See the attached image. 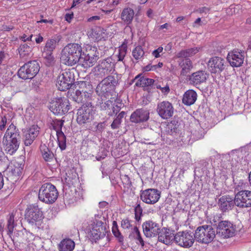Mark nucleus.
I'll list each match as a JSON object with an SVG mask.
<instances>
[{"label": "nucleus", "mask_w": 251, "mask_h": 251, "mask_svg": "<svg viewBox=\"0 0 251 251\" xmlns=\"http://www.w3.org/2000/svg\"><path fill=\"white\" fill-rule=\"evenodd\" d=\"M43 41V37L41 36L40 35H39L36 38H35V42L37 44H40L41 42H42Z\"/></svg>", "instance_id": "nucleus-62"}, {"label": "nucleus", "mask_w": 251, "mask_h": 251, "mask_svg": "<svg viewBox=\"0 0 251 251\" xmlns=\"http://www.w3.org/2000/svg\"><path fill=\"white\" fill-rule=\"evenodd\" d=\"M105 30L100 27L95 28L92 30L91 36L96 41L105 39L106 37V34Z\"/></svg>", "instance_id": "nucleus-36"}, {"label": "nucleus", "mask_w": 251, "mask_h": 251, "mask_svg": "<svg viewBox=\"0 0 251 251\" xmlns=\"http://www.w3.org/2000/svg\"><path fill=\"white\" fill-rule=\"evenodd\" d=\"M98 52H97V48L94 47L89 53L81 54L78 61L80 65L85 68L93 66L98 59Z\"/></svg>", "instance_id": "nucleus-13"}, {"label": "nucleus", "mask_w": 251, "mask_h": 251, "mask_svg": "<svg viewBox=\"0 0 251 251\" xmlns=\"http://www.w3.org/2000/svg\"><path fill=\"white\" fill-rule=\"evenodd\" d=\"M158 234L159 241L166 245L170 244L173 240L175 241L174 233L169 229L163 228Z\"/></svg>", "instance_id": "nucleus-26"}, {"label": "nucleus", "mask_w": 251, "mask_h": 251, "mask_svg": "<svg viewBox=\"0 0 251 251\" xmlns=\"http://www.w3.org/2000/svg\"><path fill=\"white\" fill-rule=\"evenodd\" d=\"M143 229L145 235L147 237L156 236L160 229L158 224L152 221H148L143 224Z\"/></svg>", "instance_id": "nucleus-22"}, {"label": "nucleus", "mask_w": 251, "mask_h": 251, "mask_svg": "<svg viewBox=\"0 0 251 251\" xmlns=\"http://www.w3.org/2000/svg\"><path fill=\"white\" fill-rule=\"evenodd\" d=\"M142 209L139 204L137 205L135 208V216H140L142 214Z\"/></svg>", "instance_id": "nucleus-52"}, {"label": "nucleus", "mask_w": 251, "mask_h": 251, "mask_svg": "<svg viewBox=\"0 0 251 251\" xmlns=\"http://www.w3.org/2000/svg\"><path fill=\"white\" fill-rule=\"evenodd\" d=\"M161 92L165 94H168L170 91V88L168 86H166L163 87H161Z\"/></svg>", "instance_id": "nucleus-60"}, {"label": "nucleus", "mask_w": 251, "mask_h": 251, "mask_svg": "<svg viewBox=\"0 0 251 251\" xmlns=\"http://www.w3.org/2000/svg\"><path fill=\"white\" fill-rule=\"evenodd\" d=\"M134 80L135 81V86L144 88L151 86L154 81L152 79L142 76L141 75H137Z\"/></svg>", "instance_id": "nucleus-31"}, {"label": "nucleus", "mask_w": 251, "mask_h": 251, "mask_svg": "<svg viewBox=\"0 0 251 251\" xmlns=\"http://www.w3.org/2000/svg\"><path fill=\"white\" fill-rule=\"evenodd\" d=\"M39 71V65L36 61H29L19 70L18 74L19 76L24 79H31L33 78Z\"/></svg>", "instance_id": "nucleus-6"}, {"label": "nucleus", "mask_w": 251, "mask_h": 251, "mask_svg": "<svg viewBox=\"0 0 251 251\" xmlns=\"http://www.w3.org/2000/svg\"><path fill=\"white\" fill-rule=\"evenodd\" d=\"M149 117L148 111L142 109L136 110L130 116V121L132 122L138 123L147 121Z\"/></svg>", "instance_id": "nucleus-27"}, {"label": "nucleus", "mask_w": 251, "mask_h": 251, "mask_svg": "<svg viewBox=\"0 0 251 251\" xmlns=\"http://www.w3.org/2000/svg\"><path fill=\"white\" fill-rule=\"evenodd\" d=\"M115 64L111 58H107L102 60L95 68L98 75L101 77L112 74L114 71Z\"/></svg>", "instance_id": "nucleus-12"}, {"label": "nucleus", "mask_w": 251, "mask_h": 251, "mask_svg": "<svg viewBox=\"0 0 251 251\" xmlns=\"http://www.w3.org/2000/svg\"><path fill=\"white\" fill-rule=\"evenodd\" d=\"M240 9V5H237L235 6H231L228 9H227V13L231 14H237L239 13V11Z\"/></svg>", "instance_id": "nucleus-44"}, {"label": "nucleus", "mask_w": 251, "mask_h": 251, "mask_svg": "<svg viewBox=\"0 0 251 251\" xmlns=\"http://www.w3.org/2000/svg\"><path fill=\"white\" fill-rule=\"evenodd\" d=\"M201 49V47H197L182 50L177 53L176 57L178 58L192 57L198 53Z\"/></svg>", "instance_id": "nucleus-34"}, {"label": "nucleus", "mask_w": 251, "mask_h": 251, "mask_svg": "<svg viewBox=\"0 0 251 251\" xmlns=\"http://www.w3.org/2000/svg\"><path fill=\"white\" fill-rule=\"evenodd\" d=\"M122 121L118 118H116L113 121V123L111 125V128L112 129H116L118 128L121 124Z\"/></svg>", "instance_id": "nucleus-49"}, {"label": "nucleus", "mask_w": 251, "mask_h": 251, "mask_svg": "<svg viewBox=\"0 0 251 251\" xmlns=\"http://www.w3.org/2000/svg\"><path fill=\"white\" fill-rule=\"evenodd\" d=\"M208 76L205 71H199L193 73L189 76L190 82L194 85H198L205 82Z\"/></svg>", "instance_id": "nucleus-28"}, {"label": "nucleus", "mask_w": 251, "mask_h": 251, "mask_svg": "<svg viewBox=\"0 0 251 251\" xmlns=\"http://www.w3.org/2000/svg\"><path fill=\"white\" fill-rule=\"evenodd\" d=\"M40 128L33 125L24 131V143L25 146L30 145L39 133Z\"/></svg>", "instance_id": "nucleus-24"}, {"label": "nucleus", "mask_w": 251, "mask_h": 251, "mask_svg": "<svg viewBox=\"0 0 251 251\" xmlns=\"http://www.w3.org/2000/svg\"><path fill=\"white\" fill-rule=\"evenodd\" d=\"M19 52L20 55L22 57H24L28 55L31 52V48L25 43L20 46L19 49Z\"/></svg>", "instance_id": "nucleus-39"}, {"label": "nucleus", "mask_w": 251, "mask_h": 251, "mask_svg": "<svg viewBox=\"0 0 251 251\" xmlns=\"http://www.w3.org/2000/svg\"><path fill=\"white\" fill-rule=\"evenodd\" d=\"M210 8L206 7H203L199 9L198 11L200 13L206 14L209 12Z\"/></svg>", "instance_id": "nucleus-56"}, {"label": "nucleus", "mask_w": 251, "mask_h": 251, "mask_svg": "<svg viewBox=\"0 0 251 251\" xmlns=\"http://www.w3.org/2000/svg\"><path fill=\"white\" fill-rule=\"evenodd\" d=\"M100 18H101V17L100 16H94L91 17L89 18H88L87 21L89 22H92L94 21L99 20L100 19Z\"/></svg>", "instance_id": "nucleus-58"}, {"label": "nucleus", "mask_w": 251, "mask_h": 251, "mask_svg": "<svg viewBox=\"0 0 251 251\" xmlns=\"http://www.w3.org/2000/svg\"><path fill=\"white\" fill-rule=\"evenodd\" d=\"M74 18V13L73 12L71 13H67L65 15V19L66 21H67L69 23H70L72 21V20Z\"/></svg>", "instance_id": "nucleus-54"}, {"label": "nucleus", "mask_w": 251, "mask_h": 251, "mask_svg": "<svg viewBox=\"0 0 251 251\" xmlns=\"http://www.w3.org/2000/svg\"><path fill=\"white\" fill-rule=\"evenodd\" d=\"M234 204L239 207L251 206V191H240L235 196Z\"/></svg>", "instance_id": "nucleus-17"}, {"label": "nucleus", "mask_w": 251, "mask_h": 251, "mask_svg": "<svg viewBox=\"0 0 251 251\" xmlns=\"http://www.w3.org/2000/svg\"><path fill=\"white\" fill-rule=\"evenodd\" d=\"M183 70H190L192 68V62L189 59H186L182 64Z\"/></svg>", "instance_id": "nucleus-45"}, {"label": "nucleus", "mask_w": 251, "mask_h": 251, "mask_svg": "<svg viewBox=\"0 0 251 251\" xmlns=\"http://www.w3.org/2000/svg\"><path fill=\"white\" fill-rule=\"evenodd\" d=\"M41 148L42 155L45 161H49L52 159L53 154L46 146H42Z\"/></svg>", "instance_id": "nucleus-40"}, {"label": "nucleus", "mask_w": 251, "mask_h": 251, "mask_svg": "<svg viewBox=\"0 0 251 251\" xmlns=\"http://www.w3.org/2000/svg\"><path fill=\"white\" fill-rule=\"evenodd\" d=\"M71 174L69 172L66 174L67 177L65 178V182L71 187L75 184L78 181V175L74 170L71 171Z\"/></svg>", "instance_id": "nucleus-37"}, {"label": "nucleus", "mask_w": 251, "mask_h": 251, "mask_svg": "<svg viewBox=\"0 0 251 251\" xmlns=\"http://www.w3.org/2000/svg\"><path fill=\"white\" fill-rule=\"evenodd\" d=\"M101 220L96 219L91 225L88 236L92 241L97 242V240L103 238L105 235V227Z\"/></svg>", "instance_id": "nucleus-7"}, {"label": "nucleus", "mask_w": 251, "mask_h": 251, "mask_svg": "<svg viewBox=\"0 0 251 251\" xmlns=\"http://www.w3.org/2000/svg\"><path fill=\"white\" fill-rule=\"evenodd\" d=\"M134 16V10L131 8H124L121 14L122 20L126 25L131 23Z\"/></svg>", "instance_id": "nucleus-32"}, {"label": "nucleus", "mask_w": 251, "mask_h": 251, "mask_svg": "<svg viewBox=\"0 0 251 251\" xmlns=\"http://www.w3.org/2000/svg\"><path fill=\"white\" fill-rule=\"evenodd\" d=\"M81 46L78 44H69L63 49L61 55L62 62L68 66L78 63L82 54Z\"/></svg>", "instance_id": "nucleus-2"}, {"label": "nucleus", "mask_w": 251, "mask_h": 251, "mask_svg": "<svg viewBox=\"0 0 251 251\" xmlns=\"http://www.w3.org/2000/svg\"><path fill=\"white\" fill-rule=\"evenodd\" d=\"M8 169L11 175L17 178L20 175L23 168L22 164L14 162L10 163Z\"/></svg>", "instance_id": "nucleus-35"}, {"label": "nucleus", "mask_w": 251, "mask_h": 251, "mask_svg": "<svg viewBox=\"0 0 251 251\" xmlns=\"http://www.w3.org/2000/svg\"><path fill=\"white\" fill-rule=\"evenodd\" d=\"M235 226L227 221L220 222L217 228V233L223 238L232 237L235 233Z\"/></svg>", "instance_id": "nucleus-15"}, {"label": "nucleus", "mask_w": 251, "mask_h": 251, "mask_svg": "<svg viewBox=\"0 0 251 251\" xmlns=\"http://www.w3.org/2000/svg\"><path fill=\"white\" fill-rule=\"evenodd\" d=\"M75 247L73 240L67 238L62 240L58 245L59 251H73Z\"/></svg>", "instance_id": "nucleus-33"}, {"label": "nucleus", "mask_w": 251, "mask_h": 251, "mask_svg": "<svg viewBox=\"0 0 251 251\" xmlns=\"http://www.w3.org/2000/svg\"><path fill=\"white\" fill-rule=\"evenodd\" d=\"M7 123V119L5 117H3L1 119V124L0 125V129L1 130H3L5 127V125Z\"/></svg>", "instance_id": "nucleus-53"}, {"label": "nucleus", "mask_w": 251, "mask_h": 251, "mask_svg": "<svg viewBox=\"0 0 251 251\" xmlns=\"http://www.w3.org/2000/svg\"><path fill=\"white\" fill-rule=\"evenodd\" d=\"M216 236L215 231L211 226L203 225L195 230L194 237L199 243L208 244L213 241Z\"/></svg>", "instance_id": "nucleus-4"}, {"label": "nucleus", "mask_w": 251, "mask_h": 251, "mask_svg": "<svg viewBox=\"0 0 251 251\" xmlns=\"http://www.w3.org/2000/svg\"><path fill=\"white\" fill-rule=\"evenodd\" d=\"M19 138L18 129L11 124L4 135L2 142L3 148L7 153L12 155L17 151L20 144Z\"/></svg>", "instance_id": "nucleus-1"}, {"label": "nucleus", "mask_w": 251, "mask_h": 251, "mask_svg": "<svg viewBox=\"0 0 251 251\" xmlns=\"http://www.w3.org/2000/svg\"><path fill=\"white\" fill-rule=\"evenodd\" d=\"M119 230L117 223L116 221H113L112 224V233H115V232L118 231Z\"/></svg>", "instance_id": "nucleus-55"}, {"label": "nucleus", "mask_w": 251, "mask_h": 251, "mask_svg": "<svg viewBox=\"0 0 251 251\" xmlns=\"http://www.w3.org/2000/svg\"><path fill=\"white\" fill-rule=\"evenodd\" d=\"M144 51L140 46H137L132 51V55L136 60L141 59L144 55Z\"/></svg>", "instance_id": "nucleus-41"}, {"label": "nucleus", "mask_w": 251, "mask_h": 251, "mask_svg": "<svg viewBox=\"0 0 251 251\" xmlns=\"http://www.w3.org/2000/svg\"><path fill=\"white\" fill-rule=\"evenodd\" d=\"M126 51L127 48L126 46L123 45L119 48L118 53L117 55V56L118 57V61H122L124 60L126 54Z\"/></svg>", "instance_id": "nucleus-42"}, {"label": "nucleus", "mask_w": 251, "mask_h": 251, "mask_svg": "<svg viewBox=\"0 0 251 251\" xmlns=\"http://www.w3.org/2000/svg\"><path fill=\"white\" fill-rule=\"evenodd\" d=\"M58 193L56 187L50 183L43 184L40 187L39 193V199L46 203H52L57 199Z\"/></svg>", "instance_id": "nucleus-3"}, {"label": "nucleus", "mask_w": 251, "mask_h": 251, "mask_svg": "<svg viewBox=\"0 0 251 251\" xmlns=\"http://www.w3.org/2000/svg\"><path fill=\"white\" fill-rule=\"evenodd\" d=\"M226 61L223 58L214 56L209 59L207 62V68L212 74H220L225 68Z\"/></svg>", "instance_id": "nucleus-18"}, {"label": "nucleus", "mask_w": 251, "mask_h": 251, "mask_svg": "<svg viewBox=\"0 0 251 251\" xmlns=\"http://www.w3.org/2000/svg\"><path fill=\"white\" fill-rule=\"evenodd\" d=\"M63 121L61 120H55L53 121V123L52 124V126L53 129L56 131V133L57 132L62 131V127L63 125Z\"/></svg>", "instance_id": "nucleus-43"}, {"label": "nucleus", "mask_w": 251, "mask_h": 251, "mask_svg": "<svg viewBox=\"0 0 251 251\" xmlns=\"http://www.w3.org/2000/svg\"><path fill=\"white\" fill-rule=\"evenodd\" d=\"M32 35H30L29 37H27V36L26 35H24L22 37V39L23 41H24V42H25L26 41H31V38H32Z\"/></svg>", "instance_id": "nucleus-63"}, {"label": "nucleus", "mask_w": 251, "mask_h": 251, "mask_svg": "<svg viewBox=\"0 0 251 251\" xmlns=\"http://www.w3.org/2000/svg\"><path fill=\"white\" fill-rule=\"evenodd\" d=\"M122 104L120 99L111 98L110 100L100 103V108L101 110L105 111L108 115L113 116L119 112Z\"/></svg>", "instance_id": "nucleus-9"}, {"label": "nucleus", "mask_w": 251, "mask_h": 251, "mask_svg": "<svg viewBox=\"0 0 251 251\" xmlns=\"http://www.w3.org/2000/svg\"><path fill=\"white\" fill-rule=\"evenodd\" d=\"M197 98L196 92L193 90H189L184 94L182 102L185 105L189 106L195 103Z\"/></svg>", "instance_id": "nucleus-29"}, {"label": "nucleus", "mask_w": 251, "mask_h": 251, "mask_svg": "<svg viewBox=\"0 0 251 251\" xmlns=\"http://www.w3.org/2000/svg\"><path fill=\"white\" fill-rule=\"evenodd\" d=\"M74 80L71 73L65 71L58 76L56 86L60 91H65L70 88Z\"/></svg>", "instance_id": "nucleus-20"}, {"label": "nucleus", "mask_w": 251, "mask_h": 251, "mask_svg": "<svg viewBox=\"0 0 251 251\" xmlns=\"http://www.w3.org/2000/svg\"><path fill=\"white\" fill-rule=\"evenodd\" d=\"M134 236L136 237L137 239L139 241L142 246H143V241L141 238L140 232L136 227L134 228Z\"/></svg>", "instance_id": "nucleus-47"}, {"label": "nucleus", "mask_w": 251, "mask_h": 251, "mask_svg": "<svg viewBox=\"0 0 251 251\" xmlns=\"http://www.w3.org/2000/svg\"><path fill=\"white\" fill-rule=\"evenodd\" d=\"M114 236L118 239L119 242L121 243H123L124 242V237L122 235L121 233L119 230L115 232V233H113Z\"/></svg>", "instance_id": "nucleus-50"}, {"label": "nucleus", "mask_w": 251, "mask_h": 251, "mask_svg": "<svg viewBox=\"0 0 251 251\" xmlns=\"http://www.w3.org/2000/svg\"><path fill=\"white\" fill-rule=\"evenodd\" d=\"M156 111L160 117L167 120L173 116L174 108L171 102L163 101L158 103Z\"/></svg>", "instance_id": "nucleus-19"}, {"label": "nucleus", "mask_w": 251, "mask_h": 251, "mask_svg": "<svg viewBox=\"0 0 251 251\" xmlns=\"http://www.w3.org/2000/svg\"><path fill=\"white\" fill-rule=\"evenodd\" d=\"M234 204L232 198L227 197H222L219 199V205L223 211H226L232 209Z\"/></svg>", "instance_id": "nucleus-30"}, {"label": "nucleus", "mask_w": 251, "mask_h": 251, "mask_svg": "<svg viewBox=\"0 0 251 251\" xmlns=\"http://www.w3.org/2000/svg\"><path fill=\"white\" fill-rule=\"evenodd\" d=\"M194 234L188 231H180L175 235V242L179 246L190 248L195 241Z\"/></svg>", "instance_id": "nucleus-11"}, {"label": "nucleus", "mask_w": 251, "mask_h": 251, "mask_svg": "<svg viewBox=\"0 0 251 251\" xmlns=\"http://www.w3.org/2000/svg\"><path fill=\"white\" fill-rule=\"evenodd\" d=\"M245 56L244 51L234 50L228 52L227 60L231 66L238 67L243 64Z\"/></svg>", "instance_id": "nucleus-16"}, {"label": "nucleus", "mask_w": 251, "mask_h": 251, "mask_svg": "<svg viewBox=\"0 0 251 251\" xmlns=\"http://www.w3.org/2000/svg\"><path fill=\"white\" fill-rule=\"evenodd\" d=\"M92 94L91 92H86L76 90L75 93L72 95L73 100L77 103H90Z\"/></svg>", "instance_id": "nucleus-25"}, {"label": "nucleus", "mask_w": 251, "mask_h": 251, "mask_svg": "<svg viewBox=\"0 0 251 251\" xmlns=\"http://www.w3.org/2000/svg\"><path fill=\"white\" fill-rule=\"evenodd\" d=\"M25 218L28 223L37 224L43 218L42 211L37 205H29L26 209Z\"/></svg>", "instance_id": "nucleus-10"}, {"label": "nucleus", "mask_w": 251, "mask_h": 251, "mask_svg": "<svg viewBox=\"0 0 251 251\" xmlns=\"http://www.w3.org/2000/svg\"><path fill=\"white\" fill-rule=\"evenodd\" d=\"M7 225H14V216L12 214L9 216Z\"/></svg>", "instance_id": "nucleus-57"}, {"label": "nucleus", "mask_w": 251, "mask_h": 251, "mask_svg": "<svg viewBox=\"0 0 251 251\" xmlns=\"http://www.w3.org/2000/svg\"><path fill=\"white\" fill-rule=\"evenodd\" d=\"M161 193L155 189H148L141 191V200L145 203L149 204L156 203L160 199Z\"/></svg>", "instance_id": "nucleus-14"}, {"label": "nucleus", "mask_w": 251, "mask_h": 251, "mask_svg": "<svg viewBox=\"0 0 251 251\" xmlns=\"http://www.w3.org/2000/svg\"><path fill=\"white\" fill-rule=\"evenodd\" d=\"M163 48L162 47H158L157 49L152 51V55L155 58H159L161 56V53L163 52Z\"/></svg>", "instance_id": "nucleus-46"}, {"label": "nucleus", "mask_w": 251, "mask_h": 251, "mask_svg": "<svg viewBox=\"0 0 251 251\" xmlns=\"http://www.w3.org/2000/svg\"><path fill=\"white\" fill-rule=\"evenodd\" d=\"M143 71L144 72H149L150 71H155V66L151 65V64H148V65L145 66L143 69Z\"/></svg>", "instance_id": "nucleus-51"}, {"label": "nucleus", "mask_w": 251, "mask_h": 251, "mask_svg": "<svg viewBox=\"0 0 251 251\" xmlns=\"http://www.w3.org/2000/svg\"><path fill=\"white\" fill-rule=\"evenodd\" d=\"M69 100L65 98H56L51 100L49 106L50 110L55 115H62L70 108Z\"/></svg>", "instance_id": "nucleus-5"}, {"label": "nucleus", "mask_w": 251, "mask_h": 251, "mask_svg": "<svg viewBox=\"0 0 251 251\" xmlns=\"http://www.w3.org/2000/svg\"><path fill=\"white\" fill-rule=\"evenodd\" d=\"M56 41L54 39L48 40L43 48L42 51V57L46 60L48 65H50L54 60L52 52L55 49Z\"/></svg>", "instance_id": "nucleus-21"}, {"label": "nucleus", "mask_w": 251, "mask_h": 251, "mask_svg": "<svg viewBox=\"0 0 251 251\" xmlns=\"http://www.w3.org/2000/svg\"><path fill=\"white\" fill-rule=\"evenodd\" d=\"M93 107L91 103L83 104L77 110L76 121L79 125L89 123L93 119Z\"/></svg>", "instance_id": "nucleus-8"}, {"label": "nucleus", "mask_w": 251, "mask_h": 251, "mask_svg": "<svg viewBox=\"0 0 251 251\" xmlns=\"http://www.w3.org/2000/svg\"><path fill=\"white\" fill-rule=\"evenodd\" d=\"M114 78L112 76H108L104 79L100 83H99L96 88V92L101 97H105V95H108L109 91L112 87V80Z\"/></svg>", "instance_id": "nucleus-23"}, {"label": "nucleus", "mask_w": 251, "mask_h": 251, "mask_svg": "<svg viewBox=\"0 0 251 251\" xmlns=\"http://www.w3.org/2000/svg\"><path fill=\"white\" fill-rule=\"evenodd\" d=\"M125 115H126L125 112L122 111L117 116V118H118V119H119L120 121H122V119L124 118V117L125 116Z\"/></svg>", "instance_id": "nucleus-64"}, {"label": "nucleus", "mask_w": 251, "mask_h": 251, "mask_svg": "<svg viewBox=\"0 0 251 251\" xmlns=\"http://www.w3.org/2000/svg\"><path fill=\"white\" fill-rule=\"evenodd\" d=\"M58 145L61 150H64L66 147V138L62 131L57 132L56 133Z\"/></svg>", "instance_id": "nucleus-38"}, {"label": "nucleus", "mask_w": 251, "mask_h": 251, "mask_svg": "<svg viewBox=\"0 0 251 251\" xmlns=\"http://www.w3.org/2000/svg\"><path fill=\"white\" fill-rule=\"evenodd\" d=\"M53 22V21L52 20H48L46 19H42L37 22V23H49L50 24H52Z\"/></svg>", "instance_id": "nucleus-61"}, {"label": "nucleus", "mask_w": 251, "mask_h": 251, "mask_svg": "<svg viewBox=\"0 0 251 251\" xmlns=\"http://www.w3.org/2000/svg\"><path fill=\"white\" fill-rule=\"evenodd\" d=\"M14 227V225H7L8 234L9 235V236H11V235L12 234Z\"/></svg>", "instance_id": "nucleus-59"}, {"label": "nucleus", "mask_w": 251, "mask_h": 251, "mask_svg": "<svg viewBox=\"0 0 251 251\" xmlns=\"http://www.w3.org/2000/svg\"><path fill=\"white\" fill-rule=\"evenodd\" d=\"M121 226L124 229H128L131 226L130 221L128 219H124L121 221Z\"/></svg>", "instance_id": "nucleus-48"}]
</instances>
